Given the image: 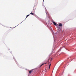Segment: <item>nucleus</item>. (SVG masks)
Here are the masks:
<instances>
[{"label": "nucleus", "mask_w": 76, "mask_h": 76, "mask_svg": "<svg viewBox=\"0 0 76 76\" xmlns=\"http://www.w3.org/2000/svg\"><path fill=\"white\" fill-rule=\"evenodd\" d=\"M30 14V15H34V14L32 12H31Z\"/></svg>", "instance_id": "5"}, {"label": "nucleus", "mask_w": 76, "mask_h": 76, "mask_svg": "<svg viewBox=\"0 0 76 76\" xmlns=\"http://www.w3.org/2000/svg\"><path fill=\"white\" fill-rule=\"evenodd\" d=\"M31 72H32L31 71H29V73H31Z\"/></svg>", "instance_id": "6"}, {"label": "nucleus", "mask_w": 76, "mask_h": 76, "mask_svg": "<svg viewBox=\"0 0 76 76\" xmlns=\"http://www.w3.org/2000/svg\"><path fill=\"white\" fill-rule=\"evenodd\" d=\"M46 64V63H45V64H42V65H41L40 66V67H41V66H42V65H44V64Z\"/></svg>", "instance_id": "3"}, {"label": "nucleus", "mask_w": 76, "mask_h": 76, "mask_svg": "<svg viewBox=\"0 0 76 76\" xmlns=\"http://www.w3.org/2000/svg\"><path fill=\"white\" fill-rule=\"evenodd\" d=\"M52 60V58L50 59V61H51Z\"/></svg>", "instance_id": "8"}, {"label": "nucleus", "mask_w": 76, "mask_h": 76, "mask_svg": "<svg viewBox=\"0 0 76 76\" xmlns=\"http://www.w3.org/2000/svg\"><path fill=\"white\" fill-rule=\"evenodd\" d=\"M58 26H62V25L61 23H59Z\"/></svg>", "instance_id": "2"}, {"label": "nucleus", "mask_w": 76, "mask_h": 76, "mask_svg": "<svg viewBox=\"0 0 76 76\" xmlns=\"http://www.w3.org/2000/svg\"><path fill=\"white\" fill-rule=\"evenodd\" d=\"M46 14H47V12H46Z\"/></svg>", "instance_id": "10"}, {"label": "nucleus", "mask_w": 76, "mask_h": 76, "mask_svg": "<svg viewBox=\"0 0 76 76\" xmlns=\"http://www.w3.org/2000/svg\"><path fill=\"white\" fill-rule=\"evenodd\" d=\"M49 63H50V62H49V63H48V64H49Z\"/></svg>", "instance_id": "11"}, {"label": "nucleus", "mask_w": 76, "mask_h": 76, "mask_svg": "<svg viewBox=\"0 0 76 76\" xmlns=\"http://www.w3.org/2000/svg\"><path fill=\"white\" fill-rule=\"evenodd\" d=\"M3 57H4L3 56Z\"/></svg>", "instance_id": "12"}, {"label": "nucleus", "mask_w": 76, "mask_h": 76, "mask_svg": "<svg viewBox=\"0 0 76 76\" xmlns=\"http://www.w3.org/2000/svg\"><path fill=\"white\" fill-rule=\"evenodd\" d=\"M51 63H50L49 64V69H50V67L51 66Z\"/></svg>", "instance_id": "4"}, {"label": "nucleus", "mask_w": 76, "mask_h": 76, "mask_svg": "<svg viewBox=\"0 0 76 76\" xmlns=\"http://www.w3.org/2000/svg\"><path fill=\"white\" fill-rule=\"evenodd\" d=\"M29 16V15H27L26 18L27 17H28V16Z\"/></svg>", "instance_id": "7"}, {"label": "nucleus", "mask_w": 76, "mask_h": 76, "mask_svg": "<svg viewBox=\"0 0 76 76\" xmlns=\"http://www.w3.org/2000/svg\"><path fill=\"white\" fill-rule=\"evenodd\" d=\"M53 23L54 24V25H55V26H57V24H56V23L54 22H53Z\"/></svg>", "instance_id": "1"}, {"label": "nucleus", "mask_w": 76, "mask_h": 76, "mask_svg": "<svg viewBox=\"0 0 76 76\" xmlns=\"http://www.w3.org/2000/svg\"><path fill=\"white\" fill-rule=\"evenodd\" d=\"M50 60V59H49L48 60V62H49V60Z\"/></svg>", "instance_id": "9"}]
</instances>
